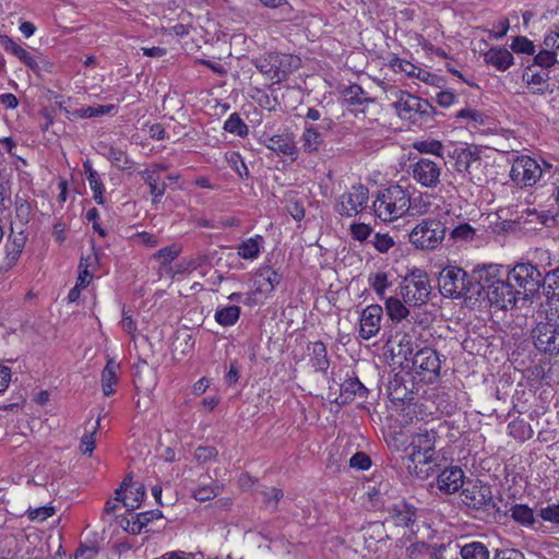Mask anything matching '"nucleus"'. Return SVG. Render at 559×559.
I'll list each match as a JSON object with an SVG mask.
<instances>
[{"label": "nucleus", "instance_id": "nucleus-1", "mask_svg": "<svg viewBox=\"0 0 559 559\" xmlns=\"http://www.w3.org/2000/svg\"><path fill=\"white\" fill-rule=\"evenodd\" d=\"M500 269L498 265H484L473 271V278L477 282L475 298L483 294L486 296L491 306L498 309H508L515 306L516 292L509 281L499 276Z\"/></svg>", "mask_w": 559, "mask_h": 559}, {"label": "nucleus", "instance_id": "nucleus-2", "mask_svg": "<svg viewBox=\"0 0 559 559\" xmlns=\"http://www.w3.org/2000/svg\"><path fill=\"white\" fill-rule=\"evenodd\" d=\"M372 206L376 216L381 221L393 222L409 213V207H412L411 188L391 185L379 191Z\"/></svg>", "mask_w": 559, "mask_h": 559}, {"label": "nucleus", "instance_id": "nucleus-3", "mask_svg": "<svg viewBox=\"0 0 559 559\" xmlns=\"http://www.w3.org/2000/svg\"><path fill=\"white\" fill-rule=\"evenodd\" d=\"M437 432L435 430H425L418 432L413 437L407 448V464L406 467L411 474L418 477L426 476L432 469L430 466L423 471L420 466L433 464L437 466L439 455L436 452Z\"/></svg>", "mask_w": 559, "mask_h": 559}, {"label": "nucleus", "instance_id": "nucleus-4", "mask_svg": "<svg viewBox=\"0 0 559 559\" xmlns=\"http://www.w3.org/2000/svg\"><path fill=\"white\" fill-rule=\"evenodd\" d=\"M440 293L449 298H475L477 282L473 278V273L468 275L463 269L457 266L444 267L438 278Z\"/></svg>", "mask_w": 559, "mask_h": 559}, {"label": "nucleus", "instance_id": "nucleus-5", "mask_svg": "<svg viewBox=\"0 0 559 559\" xmlns=\"http://www.w3.org/2000/svg\"><path fill=\"white\" fill-rule=\"evenodd\" d=\"M447 234L444 223L437 218H425L408 234V241L416 249L432 251L443 242Z\"/></svg>", "mask_w": 559, "mask_h": 559}, {"label": "nucleus", "instance_id": "nucleus-6", "mask_svg": "<svg viewBox=\"0 0 559 559\" xmlns=\"http://www.w3.org/2000/svg\"><path fill=\"white\" fill-rule=\"evenodd\" d=\"M544 167L540 164L526 155L519 156L514 159L510 178L519 187H532L542 178L552 176V165L543 160Z\"/></svg>", "mask_w": 559, "mask_h": 559}, {"label": "nucleus", "instance_id": "nucleus-7", "mask_svg": "<svg viewBox=\"0 0 559 559\" xmlns=\"http://www.w3.org/2000/svg\"><path fill=\"white\" fill-rule=\"evenodd\" d=\"M431 285L426 272L412 271L400 286V295L409 306H421L429 301Z\"/></svg>", "mask_w": 559, "mask_h": 559}, {"label": "nucleus", "instance_id": "nucleus-8", "mask_svg": "<svg viewBox=\"0 0 559 559\" xmlns=\"http://www.w3.org/2000/svg\"><path fill=\"white\" fill-rule=\"evenodd\" d=\"M535 347L546 354L559 353V314L547 313L546 321L538 322L532 330Z\"/></svg>", "mask_w": 559, "mask_h": 559}, {"label": "nucleus", "instance_id": "nucleus-9", "mask_svg": "<svg viewBox=\"0 0 559 559\" xmlns=\"http://www.w3.org/2000/svg\"><path fill=\"white\" fill-rule=\"evenodd\" d=\"M408 174L420 187L435 189L441 181L442 163L429 157H419L409 164Z\"/></svg>", "mask_w": 559, "mask_h": 559}, {"label": "nucleus", "instance_id": "nucleus-10", "mask_svg": "<svg viewBox=\"0 0 559 559\" xmlns=\"http://www.w3.org/2000/svg\"><path fill=\"white\" fill-rule=\"evenodd\" d=\"M369 200V191L362 185L353 186L342 193L335 205V211L344 217H354L361 213Z\"/></svg>", "mask_w": 559, "mask_h": 559}, {"label": "nucleus", "instance_id": "nucleus-11", "mask_svg": "<svg viewBox=\"0 0 559 559\" xmlns=\"http://www.w3.org/2000/svg\"><path fill=\"white\" fill-rule=\"evenodd\" d=\"M509 281L514 282L526 293L534 294L544 286L542 270L533 266L532 262H521L508 273Z\"/></svg>", "mask_w": 559, "mask_h": 559}, {"label": "nucleus", "instance_id": "nucleus-12", "mask_svg": "<svg viewBox=\"0 0 559 559\" xmlns=\"http://www.w3.org/2000/svg\"><path fill=\"white\" fill-rule=\"evenodd\" d=\"M405 367L419 376H424V378L427 377V380L431 381L439 376L441 364L439 355L435 349L424 347L415 352Z\"/></svg>", "mask_w": 559, "mask_h": 559}, {"label": "nucleus", "instance_id": "nucleus-13", "mask_svg": "<svg viewBox=\"0 0 559 559\" xmlns=\"http://www.w3.org/2000/svg\"><path fill=\"white\" fill-rule=\"evenodd\" d=\"M390 97L396 98L394 102V108L400 117L411 119L412 114H424L426 112L427 102L419 97L412 95L406 91H402L395 86H391L388 90Z\"/></svg>", "mask_w": 559, "mask_h": 559}, {"label": "nucleus", "instance_id": "nucleus-14", "mask_svg": "<svg viewBox=\"0 0 559 559\" xmlns=\"http://www.w3.org/2000/svg\"><path fill=\"white\" fill-rule=\"evenodd\" d=\"M462 501L475 510L487 509L492 504L491 489L480 481H468L462 490Z\"/></svg>", "mask_w": 559, "mask_h": 559}, {"label": "nucleus", "instance_id": "nucleus-15", "mask_svg": "<svg viewBox=\"0 0 559 559\" xmlns=\"http://www.w3.org/2000/svg\"><path fill=\"white\" fill-rule=\"evenodd\" d=\"M383 310L379 305L367 306L360 314L359 336L362 340H370L376 336L381 328Z\"/></svg>", "mask_w": 559, "mask_h": 559}, {"label": "nucleus", "instance_id": "nucleus-16", "mask_svg": "<svg viewBox=\"0 0 559 559\" xmlns=\"http://www.w3.org/2000/svg\"><path fill=\"white\" fill-rule=\"evenodd\" d=\"M0 45L8 52L14 55L21 62L34 73L39 74L44 60L39 56L32 55L25 48L15 43L11 37L0 34Z\"/></svg>", "mask_w": 559, "mask_h": 559}, {"label": "nucleus", "instance_id": "nucleus-17", "mask_svg": "<svg viewBox=\"0 0 559 559\" xmlns=\"http://www.w3.org/2000/svg\"><path fill=\"white\" fill-rule=\"evenodd\" d=\"M522 80L533 94L546 95L550 90L549 70L528 66L522 74Z\"/></svg>", "mask_w": 559, "mask_h": 559}, {"label": "nucleus", "instance_id": "nucleus-18", "mask_svg": "<svg viewBox=\"0 0 559 559\" xmlns=\"http://www.w3.org/2000/svg\"><path fill=\"white\" fill-rule=\"evenodd\" d=\"M464 478V472L460 467H447L438 474L437 487L442 493L452 495L463 487Z\"/></svg>", "mask_w": 559, "mask_h": 559}, {"label": "nucleus", "instance_id": "nucleus-19", "mask_svg": "<svg viewBox=\"0 0 559 559\" xmlns=\"http://www.w3.org/2000/svg\"><path fill=\"white\" fill-rule=\"evenodd\" d=\"M115 495L117 501H121L128 510H133L139 508L145 496V489L142 485L132 486L131 479L126 478L116 489Z\"/></svg>", "mask_w": 559, "mask_h": 559}, {"label": "nucleus", "instance_id": "nucleus-20", "mask_svg": "<svg viewBox=\"0 0 559 559\" xmlns=\"http://www.w3.org/2000/svg\"><path fill=\"white\" fill-rule=\"evenodd\" d=\"M331 124V119H323L319 127H306L300 136L302 151L308 154L318 152L324 144L323 135L319 129H329Z\"/></svg>", "mask_w": 559, "mask_h": 559}, {"label": "nucleus", "instance_id": "nucleus-21", "mask_svg": "<svg viewBox=\"0 0 559 559\" xmlns=\"http://www.w3.org/2000/svg\"><path fill=\"white\" fill-rule=\"evenodd\" d=\"M262 142L269 150L277 154L287 155L292 158L297 157L298 148L292 133L286 132L272 136H264Z\"/></svg>", "mask_w": 559, "mask_h": 559}, {"label": "nucleus", "instance_id": "nucleus-22", "mask_svg": "<svg viewBox=\"0 0 559 559\" xmlns=\"http://www.w3.org/2000/svg\"><path fill=\"white\" fill-rule=\"evenodd\" d=\"M98 152L106 157L114 167L120 169V170H132L134 163L133 160L128 156L127 152L112 146L108 143L100 142L98 145Z\"/></svg>", "mask_w": 559, "mask_h": 559}, {"label": "nucleus", "instance_id": "nucleus-23", "mask_svg": "<svg viewBox=\"0 0 559 559\" xmlns=\"http://www.w3.org/2000/svg\"><path fill=\"white\" fill-rule=\"evenodd\" d=\"M416 518V509L407 503L394 504L390 511L385 522L394 526L412 527Z\"/></svg>", "mask_w": 559, "mask_h": 559}, {"label": "nucleus", "instance_id": "nucleus-24", "mask_svg": "<svg viewBox=\"0 0 559 559\" xmlns=\"http://www.w3.org/2000/svg\"><path fill=\"white\" fill-rule=\"evenodd\" d=\"M484 60L498 71H506L513 64V55L504 47H492L485 55Z\"/></svg>", "mask_w": 559, "mask_h": 559}, {"label": "nucleus", "instance_id": "nucleus-25", "mask_svg": "<svg viewBox=\"0 0 559 559\" xmlns=\"http://www.w3.org/2000/svg\"><path fill=\"white\" fill-rule=\"evenodd\" d=\"M282 276L270 266L261 267L257 273L255 284L261 293H271L281 283Z\"/></svg>", "mask_w": 559, "mask_h": 559}, {"label": "nucleus", "instance_id": "nucleus-26", "mask_svg": "<svg viewBox=\"0 0 559 559\" xmlns=\"http://www.w3.org/2000/svg\"><path fill=\"white\" fill-rule=\"evenodd\" d=\"M395 342L396 345L391 349L392 355L403 359L400 362L402 366L408 364L415 354L412 336L407 333H396Z\"/></svg>", "mask_w": 559, "mask_h": 559}, {"label": "nucleus", "instance_id": "nucleus-27", "mask_svg": "<svg viewBox=\"0 0 559 559\" xmlns=\"http://www.w3.org/2000/svg\"><path fill=\"white\" fill-rule=\"evenodd\" d=\"M310 352V362L316 371L325 372L329 368L326 347L322 342H313L308 345Z\"/></svg>", "mask_w": 559, "mask_h": 559}, {"label": "nucleus", "instance_id": "nucleus-28", "mask_svg": "<svg viewBox=\"0 0 559 559\" xmlns=\"http://www.w3.org/2000/svg\"><path fill=\"white\" fill-rule=\"evenodd\" d=\"M455 169L459 173H465L471 176V168L474 164L480 165L478 155L469 148H460L454 151Z\"/></svg>", "mask_w": 559, "mask_h": 559}, {"label": "nucleus", "instance_id": "nucleus-29", "mask_svg": "<svg viewBox=\"0 0 559 559\" xmlns=\"http://www.w3.org/2000/svg\"><path fill=\"white\" fill-rule=\"evenodd\" d=\"M263 246V237L255 236L243 240L237 247V253L245 260H254L259 257L261 248Z\"/></svg>", "mask_w": 559, "mask_h": 559}, {"label": "nucleus", "instance_id": "nucleus-30", "mask_svg": "<svg viewBox=\"0 0 559 559\" xmlns=\"http://www.w3.org/2000/svg\"><path fill=\"white\" fill-rule=\"evenodd\" d=\"M26 238L22 234H19L14 236L13 238H9L5 245V251H7V266L11 267L13 266L16 261L19 260L24 246H25Z\"/></svg>", "mask_w": 559, "mask_h": 559}, {"label": "nucleus", "instance_id": "nucleus-31", "mask_svg": "<svg viewBox=\"0 0 559 559\" xmlns=\"http://www.w3.org/2000/svg\"><path fill=\"white\" fill-rule=\"evenodd\" d=\"M119 366L109 359L102 372V389L106 396L115 393L114 385L117 383V369Z\"/></svg>", "mask_w": 559, "mask_h": 559}, {"label": "nucleus", "instance_id": "nucleus-32", "mask_svg": "<svg viewBox=\"0 0 559 559\" xmlns=\"http://www.w3.org/2000/svg\"><path fill=\"white\" fill-rule=\"evenodd\" d=\"M221 492V487L211 478L204 481L200 480L198 487L192 491V496L198 501H207Z\"/></svg>", "mask_w": 559, "mask_h": 559}, {"label": "nucleus", "instance_id": "nucleus-33", "mask_svg": "<svg viewBox=\"0 0 559 559\" xmlns=\"http://www.w3.org/2000/svg\"><path fill=\"white\" fill-rule=\"evenodd\" d=\"M142 179L150 188V193L153 198V203H157L160 201L162 197L165 194L166 185L165 182L159 181V176L154 175L153 171H141Z\"/></svg>", "mask_w": 559, "mask_h": 559}, {"label": "nucleus", "instance_id": "nucleus-34", "mask_svg": "<svg viewBox=\"0 0 559 559\" xmlns=\"http://www.w3.org/2000/svg\"><path fill=\"white\" fill-rule=\"evenodd\" d=\"M508 433L519 441H525L533 437L534 430L524 419L516 418L509 423Z\"/></svg>", "mask_w": 559, "mask_h": 559}, {"label": "nucleus", "instance_id": "nucleus-35", "mask_svg": "<svg viewBox=\"0 0 559 559\" xmlns=\"http://www.w3.org/2000/svg\"><path fill=\"white\" fill-rule=\"evenodd\" d=\"M463 559H489L490 552L487 546L480 542H471L461 547Z\"/></svg>", "mask_w": 559, "mask_h": 559}, {"label": "nucleus", "instance_id": "nucleus-36", "mask_svg": "<svg viewBox=\"0 0 559 559\" xmlns=\"http://www.w3.org/2000/svg\"><path fill=\"white\" fill-rule=\"evenodd\" d=\"M384 305L386 313L392 321L401 322L409 314V310L406 308L404 300L401 301L396 297H389Z\"/></svg>", "mask_w": 559, "mask_h": 559}, {"label": "nucleus", "instance_id": "nucleus-37", "mask_svg": "<svg viewBox=\"0 0 559 559\" xmlns=\"http://www.w3.org/2000/svg\"><path fill=\"white\" fill-rule=\"evenodd\" d=\"M511 518L522 526L531 527L535 523L533 509L526 504H514L510 509Z\"/></svg>", "mask_w": 559, "mask_h": 559}, {"label": "nucleus", "instance_id": "nucleus-38", "mask_svg": "<svg viewBox=\"0 0 559 559\" xmlns=\"http://www.w3.org/2000/svg\"><path fill=\"white\" fill-rule=\"evenodd\" d=\"M280 56L282 58H276L273 73V79H276L277 81L284 79L292 71V68L298 67V60L295 59L292 55L280 53Z\"/></svg>", "mask_w": 559, "mask_h": 559}, {"label": "nucleus", "instance_id": "nucleus-39", "mask_svg": "<svg viewBox=\"0 0 559 559\" xmlns=\"http://www.w3.org/2000/svg\"><path fill=\"white\" fill-rule=\"evenodd\" d=\"M240 317V307L238 306H226L219 308L215 312V320L222 326L234 325Z\"/></svg>", "mask_w": 559, "mask_h": 559}, {"label": "nucleus", "instance_id": "nucleus-40", "mask_svg": "<svg viewBox=\"0 0 559 559\" xmlns=\"http://www.w3.org/2000/svg\"><path fill=\"white\" fill-rule=\"evenodd\" d=\"M456 117L467 121L468 127L477 128L479 126H486L489 121V117L484 112L476 109L465 108L457 112Z\"/></svg>", "mask_w": 559, "mask_h": 559}, {"label": "nucleus", "instance_id": "nucleus-41", "mask_svg": "<svg viewBox=\"0 0 559 559\" xmlns=\"http://www.w3.org/2000/svg\"><path fill=\"white\" fill-rule=\"evenodd\" d=\"M413 147L421 153V154H430L438 157V160H442L443 158V145L440 141L437 140H425V141H416L413 144Z\"/></svg>", "mask_w": 559, "mask_h": 559}, {"label": "nucleus", "instance_id": "nucleus-42", "mask_svg": "<svg viewBox=\"0 0 559 559\" xmlns=\"http://www.w3.org/2000/svg\"><path fill=\"white\" fill-rule=\"evenodd\" d=\"M276 58H282L280 56V52H267L254 59L253 63L260 72L269 74L271 79H273L275 67L274 64L276 63Z\"/></svg>", "mask_w": 559, "mask_h": 559}, {"label": "nucleus", "instance_id": "nucleus-43", "mask_svg": "<svg viewBox=\"0 0 559 559\" xmlns=\"http://www.w3.org/2000/svg\"><path fill=\"white\" fill-rule=\"evenodd\" d=\"M533 266L542 270V274H545L547 267L552 265V255L548 249L536 248L532 253Z\"/></svg>", "mask_w": 559, "mask_h": 559}, {"label": "nucleus", "instance_id": "nucleus-44", "mask_svg": "<svg viewBox=\"0 0 559 559\" xmlns=\"http://www.w3.org/2000/svg\"><path fill=\"white\" fill-rule=\"evenodd\" d=\"M262 502L267 510L274 511L278 502L284 497L282 489L276 487H267L261 491Z\"/></svg>", "mask_w": 559, "mask_h": 559}, {"label": "nucleus", "instance_id": "nucleus-45", "mask_svg": "<svg viewBox=\"0 0 559 559\" xmlns=\"http://www.w3.org/2000/svg\"><path fill=\"white\" fill-rule=\"evenodd\" d=\"M344 95L346 97V100L350 105H364L365 103H369L371 100L367 96V94L362 90V87L360 85H357V84L349 85L345 90Z\"/></svg>", "mask_w": 559, "mask_h": 559}, {"label": "nucleus", "instance_id": "nucleus-46", "mask_svg": "<svg viewBox=\"0 0 559 559\" xmlns=\"http://www.w3.org/2000/svg\"><path fill=\"white\" fill-rule=\"evenodd\" d=\"M224 130L238 136L248 134V126L237 114H231L224 123Z\"/></svg>", "mask_w": 559, "mask_h": 559}, {"label": "nucleus", "instance_id": "nucleus-47", "mask_svg": "<svg viewBox=\"0 0 559 559\" xmlns=\"http://www.w3.org/2000/svg\"><path fill=\"white\" fill-rule=\"evenodd\" d=\"M369 285L376 292L378 297L384 298L386 289L390 287L388 274L384 272H378L369 276Z\"/></svg>", "mask_w": 559, "mask_h": 559}, {"label": "nucleus", "instance_id": "nucleus-48", "mask_svg": "<svg viewBox=\"0 0 559 559\" xmlns=\"http://www.w3.org/2000/svg\"><path fill=\"white\" fill-rule=\"evenodd\" d=\"M341 391L344 394L365 397L367 394L366 386L358 380V378H349L341 385Z\"/></svg>", "mask_w": 559, "mask_h": 559}, {"label": "nucleus", "instance_id": "nucleus-49", "mask_svg": "<svg viewBox=\"0 0 559 559\" xmlns=\"http://www.w3.org/2000/svg\"><path fill=\"white\" fill-rule=\"evenodd\" d=\"M429 212H431V204L428 193H420L418 198L412 199V207H409L411 215H424Z\"/></svg>", "mask_w": 559, "mask_h": 559}, {"label": "nucleus", "instance_id": "nucleus-50", "mask_svg": "<svg viewBox=\"0 0 559 559\" xmlns=\"http://www.w3.org/2000/svg\"><path fill=\"white\" fill-rule=\"evenodd\" d=\"M557 61V55L552 50L543 49L534 57V63L538 69H547L554 66Z\"/></svg>", "mask_w": 559, "mask_h": 559}, {"label": "nucleus", "instance_id": "nucleus-51", "mask_svg": "<svg viewBox=\"0 0 559 559\" xmlns=\"http://www.w3.org/2000/svg\"><path fill=\"white\" fill-rule=\"evenodd\" d=\"M544 290L547 296L555 295L557 290H559V266L547 271L544 274Z\"/></svg>", "mask_w": 559, "mask_h": 559}, {"label": "nucleus", "instance_id": "nucleus-52", "mask_svg": "<svg viewBox=\"0 0 559 559\" xmlns=\"http://www.w3.org/2000/svg\"><path fill=\"white\" fill-rule=\"evenodd\" d=\"M180 251L181 249L176 245L164 247L154 254V259L159 260L160 263L165 265L174 261L179 255Z\"/></svg>", "mask_w": 559, "mask_h": 559}, {"label": "nucleus", "instance_id": "nucleus-53", "mask_svg": "<svg viewBox=\"0 0 559 559\" xmlns=\"http://www.w3.org/2000/svg\"><path fill=\"white\" fill-rule=\"evenodd\" d=\"M511 48L516 53H535V45L533 44V41L523 36L515 37L511 44Z\"/></svg>", "mask_w": 559, "mask_h": 559}, {"label": "nucleus", "instance_id": "nucleus-54", "mask_svg": "<svg viewBox=\"0 0 559 559\" xmlns=\"http://www.w3.org/2000/svg\"><path fill=\"white\" fill-rule=\"evenodd\" d=\"M99 426V419L96 420L95 425L92 427V431L90 433H85L80 443V449L83 454L91 455L95 449V438L97 428Z\"/></svg>", "mask_w": 559, "mask_h": 559}, {"label": "nucleus", "instance_id": "nucleus-55", "mask_svg": "<svg viewBox=\"0 0 559 559\" xmlns=\"http://www.w3.org/2000/svg\"><path fill=\"white\" fill-rule=\"evenodd\" d=\"M394 243V239L389 234L377 233L372 240L373 247L380 253H386Z\"/></svg>", "mask_w": 559, "mask_h": 559}, {"label": "nucleus", "instance_id": "nucleus-56", "mask_svg": "<svg viewBox=\"0 0 559 559\" xmlns=\"http://www.w3.org/2000/svg\"><path fill=\"white\" fill-rule=\"evenodd\" d=\"M90 185L91 190L94 192V200L98 204L104 203L103 193H104V185L99 179V175L97 173H92L88 178H86Z\"/></svg>", "mask_w": 559, "mask_h": 559}, {"label": "nucleus", "instance_id": "nucleus-57", "mask_svg": "<svg viewBox=\"0 0 559 559\" xmlns=\"http://www.w3.org/2000/svg\"><path fill=\"white\" fill-rule=\"evenodd\" d=\"M261 3L266 8L280 9L282 13V20L289 19V15L293 11L292 5L288 3V0H260Z\"/></svg>", "mask_w": 559, "mask_h": 559}, {"label": "nucleus", "instance_id": "nucleus-58", "mask_svg": "<svg viewBox=\"0 0 559 559\" xmlns=\"http://www.w3.org/2000/svg\"><path fill=\"white\" fill-rule=\"evenodd\" d=\"M55 509L52 507H38L28 510V518L32 521L44 522L48 518L52 516Z\"/></svg>", "mask_w": 559, "mask_h": 559}, {"label": "nucleus", "instance_id": "nucleus-59", "mask_svg": "<svg viewBox=\"0 0 559 559\" xmlns=\"http://www.w3.org/2000/svg\"><path fill=\"white\" fill-rule=\"evenodd\" d=\"M88 259H85V258H81L80 260V264H79V276H78V281H76V285L85 288L91 280H92V274L88 272Z\"/></svg>", "mask_w": 559, "mask_h": 559}, {"label": "nucleus", "instance_id": "nucleus-60", "mask_svg": "<svg viewBox=\"0 0 559 559\" xmlns=\"http://www.w3.org/2000/svg\"><path fill=\"white\" fill-rule=\"evenodd\" d=\"M539 516L546 522L559 524V503L542 508L539 510Z\"/></svg>", "mask_w": 559, "mask_h": 559}, {"label": "nucleus", "instance_id": "nucleus-61", "mask_svg": "<svg viewBox=\"0 0 559 559\" xmlns=\"http://www.w3.org/2000/svg\"><path fill=\"white\" fill-rule=\"evenodd\" d=\"M371 231L372 229L364 223L350 225L352 237L360 242L365 241L370 236Z\"/></svg>", "mask_w": 559, "mask_h": 559}, {"label": "nucleus", "instance_id": "nucleus-62", "mask_svg": "<svg viewBox=\"0 0 559 559\" xmlns=\"http://www.w3.org/2000/svg\"><path fill=\"white\" fill-rule=\"evenodd\" d=\"M133 241L148 248H154L159 243L158 237L147 231H141L135 234L133 236Z\"/></svg>", "mask_w": 559, "mask_h": 559}, {"label": "nucleus", "instance_id": "nucleus-63", "mask_svg": "<svg viewBox=\"0 0 559 559\" xmlns=\"http://www.w3.org/2000/svg\"><path fill=\"white\" fill-rule=\"evenodd\" d=\"M474 235L475 230L468 224H461L450 233L451 238L461 240L472 239Z\"/></svg>", "mask_w": 559, "mask_h": 559}, {"label": "nucleus", "instance_id": "nucleus-64", "mask_svg": "<svg viewBox=\"0 0 559 559\" xmlns=\"http://www.w3.org/2000/svg\"><path fill=\"white\" fill-rule=\"evenodd\" d=\"M492 559H525L524 554L515 548H503L495 551Z\"/></svg>", "mask_w": 559, "mask_h": 559}]
</instances>
